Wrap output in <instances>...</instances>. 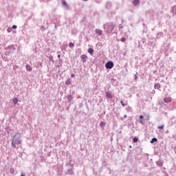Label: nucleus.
<instances>
[{
  "instance_id": "obj_1",
  "label": "nucleus",
  "mask_w": 176,
  "mask_h": 176,
  "mask_svg": "<svg viewBox=\"0 0 176 176\" xmlns=\"http://www.w3.org/2000/svg\"><path fill=\"white\" fill-rule=\"evenodd\" d=\"M21 144H22L21 134H20L19 133H16L12 137V140L11 143L12 148L14 149L15 148H16L17 146L21 145Z\"/></svg>"
},
{
  "instance_id": "obj_2",
  "label": "nucleus",
  "mask_w": 176,
  "mask_h": 176,
  "mask_svg": "<svg viewBox=\"0 0 176 176\" xmlns=\"http://www.w3.org/2000/svg\"><path fill=\"white\" fill-rule=\"evenodd\" d=\"M103 28L104 30V32L107 34H112V32L115 28V25L112 23H107L104 25Z\"/></svg>"
},
{
  "instance_id": "obj_3",
  "label": "nucleus",
  "mask_w": 176,
  "mask_h": 176,
  "mask_svg": "<svg viewBox=\"0 0 176 176\" xmlns=\"http://www.w3.org/2000/svg\"><path fill=\"white\" fill-rule=\"evenodd\" d=\"M114 65H115L113 64V61H108L105 64V67L107 68V69H112Z\"/></svg>"
},
{
  "instance_id": "obj_4",
  "label": "nucleus",
  "mask_w": 176,
  "mask_h": 176,
  "mask_svg": "<svg viewBox=\"0 0 176 176\" xmlns=\"http://www.w3.org/2000/svg\"><path fill=\"white\" fill-rule=\"evenodd\" d=\"M80 58H81L82 63H86L87 60V56H86V54H82L80 56Z\"/></svg>"
},
{
  "instance_id": "obj_5",
  "label": "nucleus",
  "mask_w": 176,
  "mask_h": 176,
  "mask_svg": "<svg viewBox=\"0 0 176 176\" xmlns=\"http://www.w3.org/2000/svg\"><path fill=\"white\" fill-rule=\"evenodd\" d=\"M139 121H140V123L141 124H145V120H144V116H142V115L140 116Z\"/></svg>"
},
{
  "instance_id": "obj_6",
  "label": "nucleus",
  "mask_w": 176,
  "mask_h": 176,
  "mask_svg": "<svg viewBox=\"0 0 176 176\" xmlns=\"http://www.w3.org/2000/svg\"><path fill=\"white\" fill-rule=\"evenodd\" d=\"M164 102H166V104H168V102H171L172 99H171V98H170V97H166V98H165L164 99Z\"/></svg>"
},
{
  "instance_id": "obj_7",
  "label": "nucleus",
  "mask_w": 176,
  "mask_h": 176,
  "mask_svg": "<svg viewBox=\"0 0 176 176\" xmlns=\"http://www.w3.org/2000/svg\"><path fill=\"white\" fill-rule=\"evenodd\" d=\"M95 32H96V34H97L99 36L102 35V30H101L100 29H96Z\"/></svg>"
},
{
  "instance_id": "obj_8",
  "label": "nucleus",
  "mask_w": 176,
  "mask_h": 176,
  "mask_svg": "<svg viewBox=\"0 0 176 176\" xmlns=\"http://www.w3.org/2000/svg\"><path fill=\"white\" fill-rule=\"evenodd\" d=\"M106 97L107 98H112L113 97V96H112V94H111L110 92H106Z\"/></svg>"
},
{
  "instance_id": "obj_9",
  "label": "nucleus",
  "mask_w": 176,
  "mask_h": 176,
  "mask_svg": "<svg viewBox=\"0 0 176 176\" xmlns=\"http://www.w3.org/2000/svg\"><path fill=\"white\" fill-rule=\"evenodd\" d=\"M161 86L162 85H160V83H155L154 85V89H160Z\"/></svg>"
},
{
  "instance_id": "obj_10",
  "label": "nucleus",
  "mask_w": 176,
  "mask_h": 176,
  "mask_svg": "<svg viewBox=\"0 0 176 176\" xmlns=\"http://www.w3.org/2000/svg\"><path fill=\"white\" fill-rule=\"evenodd\" d=\"M26 70L31 72V71H32V67L30 65H26Z\"/></svg>"
},
{
  "instance_id": "obj_11",
  "label": "nucleus",
  "mask_w": 176,
  "mask_h": 176,
  "mask_svg": "<svg viewBox=\"0 0 176 176\" xmlns=\"http://www.w3.org/2000/svg\"><path fill=\"white\" fill-rule=\"evenodd\" d=\"M139 3H140V0H133V6H137V5H139Z\"/></svg>"
},
{
  "instance_id": "obj_12",
  "label": "nucleus",
  "mask_w": 176,
  "mask_h": 176,
  "mask_svg": "<svg viewBox=\"0 0 176 176\" xmlns=\"http://www.w3.org/2000/svg\"><path fill=\"white\" fill-rule=\"evenodd\" d=\"M106 8L107 9H111V8H112V3L108 2L106 5Z\"/></svg>"
},
{
  "instance_id": "obj_13",
  "label": "nucleus",
  "mask_w": 176,
  "mask_h": 176,
  "mask_svg": "<svg viewBox=\"0 0 176 176\" xmlns=\"http://www.w3.org/2000/svg\"><path fill=\"white\" fill-rule=\"evenodd\" d=\"M62 47H63V49H67L68 47V43L67 41L63 43Z\"/></svg>"
},
{
  "instance_id": "obj_14",
  "label": "nucleus",
  "mask_w": 176,
  "mask_h": 176,
  "mask_svg": "<svg viewBox=\"0 0 176 176\" xmlns=\"http://www.w3.org/2000/svg\"><path fill=\"white\" fill-rule=\"evenodd\" d=\"M151 144H153V143H155V142H157V138H153L152 139H151Z\"/></svg>"
},
{
  "instance_id": "obj_15",
  "label": "nucleus",
  "mask_w": 176,
  "mask_h": 176,
  "mask_svg": "<svg viewBox=\"0 0 176 176\" xmlns=\"http://www.w3.org/2000/svg\"><path fill=\"white\" fill-rule=\"evenodd\" d=\"M67 174H69L70 175H72L74 174V171L72 170V168H69L67 170Z\"/></svg>"
},
{
  "instance_id": "obj_16",
  "label": "nucleus",
  "mask_w": 176,
  "mask_h": 176,
  "mask_svg": "<svg viewBox=\"0 0 176 176\" xmlns=\"http://www.w3.org/2000/svg\"><path fill=\"white\" fill-rule=\"evenodd\" d=\"M105 122H100V126L102 128V129H104V127H105Z\"/></svg>"
},
{
  "instance_id": "obj_17",
  "label": "nucleus",
  "mask_w": 176,
  "mask_h": 176,
  "mask_svg": "<svg viewBox=\"0 0 176 176\" xmlns=\"http://www.w3.org/2000/svg\"><path fill=\"white\" fill-rule=\"evenodd\" d=\"M88 53L89 54H93V53H94V50L93 48H89L88 49Z\"/></svg>"
},
{
  "instance_id": "obj_18",
  "label": "nucleus",
  "mask_w": 176,
  "mask_h": 176,
  "mask_svg": "<svg viewBox=\"0 0 176 176\" xmlns=\"http://www.w3.org/2000/svg\"><path fill=\"white\" fill-rule=\"evenodd\" d=\"M171 11H172V12L173 13V14H175V16H176V7L175 6V7H173L172 8H171Z\"/></svg>"
},
{
  "instance_id": "obj_19",
  "label": "nucleus",
  "mask_w": 176,
  "mask_h": 176,
  "mask_svg": "<svg viewBox=\"0 0 176 176\" xmlns=\"http://www.w3.org/2000/svg\"><path fill=\"white\" fill-rule=\"evenodd\" d=\"M66 85L67 86H69V85H71V78H69V79L67 80Z\"/></svg>"
},
{
  "instance_id": "obj_20",
  "label": "nucleus",
  "mask_w": 176,
  "mask_h": 176,
  "mask_svg": "<svg viewBox=\"0 0 176 176\" xmlns=\"http://www.w3.org/2000/svg\"><path fill=\"white\" fill-rule=\"evenodd\" d=\"M12 102H14V105H16V104H17V102H19V100L17 98H14L12 100Z\"/></svg>"
},
{
  "instance_id": "obj_21",
  "label": "nucleus",
  "mask_w": 176,
  "mask_h": 176,
  "mask_svg": "<svg viewBox=\"0 0 176 176\" xmlns=\"http://www.w3.org/2000/svg\"><path fill=\"white\" fill-rule=\"evenodd\" d=\"M74 46H75V44H74V43H69V47H70L71 49H72V47H74Z\"/></svg>"
},
{
  "instance_id": "obj_22",
  "label": "nucleus",
  "mask_w": 176,
  "mask_h": 176,
  "mask_svg": "<svg viewBox=\"0 0 176 176\" xmlns=\"http://www.w3.org/2000/svg\"><path fill=\"white\" fill-rule=\"evenodd\" d=\"M157 164L159 166V167L163 166V163L162 162V161H159L158 162H157Z\"/></svg>"
},
{
  "instance_id": "obj_23",
  "label": "nucleus",
  "mask_w": 176,
  "mask_h": 176,
  "mask_svg": "<svg viewBox=\"0 0 176 176\" xmlns=\"http://www.w3.org/2000/svg\"><path fill=\"white\" fill-rule=\"evenodd\" d=\"M67 100H68V101H69V102H71V101H72V96H69L67 97Z\"/></svg>"
},
{
  "instance_id": "obj_24",
  "label": "nucleus",
  "mask_w": 176,
  "mask_h": 176,
  "mask_svg": "<svg viewBox=\"0 0 176 176\" xmlns=\"http://www.w3.org/2000/svg\"><path fill=\"white\" fill-rule=\"evenodd\" d=\"M133 142H138V138H136V137L133 138Z\"/></svg>"
},
{
  "instance_id": "obj_25",
  "label": "nucleus",
  "mask_w": 176,
  "mask_h": 176,
  "mask_svg": "<svg viewBox=\"0 0 176 176\" xmlns=\"http://www.w3.org/2000/svg\"><path fill=\"white\" fill-rule=\"evenodd\" d=\"M163 35V32H160L157 34V38H160Z\"/></svg>"
},
{
  "instance_id": "obj_26",
  "label": "nucleus",
  "mask_w": 176,
  "mask_h": 176,
  "mask_svg": "<svg viewBox=\"0 0 176 176\" xmlns=\"http://www.w3.org/2000/svg\"><path fill=\"white\" fill-rule=\"evenodd\" d=\"M10 173H11V174H14V168H11L10 169Z\"/></svg>"
},
{
  "instance_id": "obj_27",
  "label": "nucleus",
  "mask_w": 176,
  "mask_h": 176,
  "mask_svg": "<svg viewBox=\"0 0 176 176\" xmlns=\"http://www.w3.org/2000/svg\"><path fill=\"white\" fill-rule=\"evenodd\" d=\"M157 129H159L160 130H162V129H164V125L159 126L157 127Z\"/></svg>"
},
{
  "instance_id": "obj_28",
  "label": "nucleus",
  "mask_w": 176,
  "mask_h": 176,
  "mask_svg": "<svg viewBox=\"0 0 176 176\" xmlns=\"http://www.w3.org/2000/svg\"><path fill=\"white\" fill-rule=\"evenodd\" d=\"M121 42H123V43L126 42V37L121 38Z\"/></svg>"
},
{
  "instance_id": "obj_29",
  "label": "nucleus",
  "mask_w": 176,
  "mask_h": 176,
  "mask_svg": "<svg viewBox=\"0 0 176 176\" xmlns=\"http://www.w3.org/2000/svg\"><path fill=\"white\" fill-rule=\"evenodd\" d=\"M60 57H61V55L58 54V58H59V61H60V63H63V60L60 58Z\"/></svg>"
},
{
  "instance_id": "obj_30",
  "label": "nucleus",
  "mask_w": 176,
  "mask_h": 176,
  "mask_svg": "<svg viewBox=\"0 0 176 176\" xmlns=\"http://www.w3.org/2000/svg\"><path fill=\"white\" fill-rule=\"evenodd\" d=\"M120 104H121V105L122 106V107H126V104H124V103H123V100H121L120 101Z\"/></svg>"
},
{
  "instance_id": "obj_31",
  "label": "nucleus",
  "mask_w": 176,
  "mask_h": 176,
  "mask_svg": "<svg viewBox=\"0 0 176 176\" xmlns=\"http://www.w3.org/2000/svg\"><path fill=\"white\" fill-rule=\"evenodd\" d=\"M12 28V30H16V29H17V25H13Z\"/></svg>"
},
{
  "instance_id": "obj_32",
  "label": "nucleus",
  "mask_w": 176,
  "mask_h": 176,
  "mask_svg": "<svg viewBox=\"0 0 176 176\" xmlns=\"http://www.w3.org/2000/svg\"><path fill=\"white\" fill-rule=\"evenodd\" d=\"M137 74H138V72H136V74H135V80H137V79H138V76H137Z\"/></svg>"
},
{
  "instance_id": "obj_33",
  "label": "nucleus",
  "mask_w": 176,
  "mask_h": 176,
  "mask_svg": "<svg viewBox=\"0 0 176 176\" xmlns=\"http://www.w3.org/2000/svg\"><path fill=\"white\" fill-rule=\"evenodd\" d=\"M41 31H45V26H41Z\"/></svg>"
},
{
  "instance_id": "obj_34",
  "label": "nucleus",
  "mask_w": 176,
  "mask_h": 176,
  "mask_svg": "<svg viewBox=\"0 0 176 176\" xmlns=\"http://www.w3.org/2000/svg\"><path fill=\"white\" fill-rule=\"evenodd\" d=\"M71 78H75V74H71Z\"/></svg>"
},
{
  "instance_id": "obj_35",
  "label": "nucleus",
  "mask_w": 176,
  "mask_h": 176,
  "mask_svg": "<svg viewBox=\"0 0 176 176\" xmlns=\"http://www.w3.org/2000/svg\"><path fill=\"white\" fill-rule=\"evenodd\" d=\"M63 5L65 6V5H67V1H63Z\"/></svg>"
},
{
  "instance_id": "obj_36",
  "label": "nucleus",
  "mask_w": 176,
  "mask_h": 176,
  "mask_svg": "<svg viewBox=\"0 0 176 176\" xmlns=\"http://www.w3.org/2000/svg\"><path fill=\"white\" fill-rule=\"evenodd\" d=\"M52 59H53V56H50V57L49 58L50 61H52Z\"/></svg>"
},
{
  "instance_id": "obj_37",
  "label": "nucleus",
  "mask_w": 176,
  "mask_h": 176,
  "mask_svg": "<svg viewBox=\"0 0 176 176\" xmlns=\"http://www.w3.org/2000/svg\"><path fill=\"white\" fill-rule=\"evenodd\" d=\"M119 28H120H120H123V25H119Z\"/></svg>"
},
{
  "instance_id": "obj_38",
  "label": "nucleus",
  "mask_w": 176,
  "mask_h": 176,
  "mask_svg": "<svg viewBox=\"0 0 176 176\" xmlns=\"http://www.w3.org/2000/svg\"><path fill=\"white\" fill-rule=\"evenodd\" d=\"M126 118H127V115L124 116V119H126Z\"/></svg>"
},
{
  "instance_id": "obj_39",
  "label": "nucleus",
  "mask_w": 176,
  "mask_h": 176,
  "mask_svg": "<svg viewBox=\"0 0 176 176\" xmlns=\"http://www.w3.org/2000/svg\"><path fill=\"white\" fill-rule=\"evenodd\" d=\"M7 31H8V32H10V29H8Z\"/></svg>"
},
{
  "instance_id": "obj_40",
  "label": "nucleus",
  "mask_w": 176,
  "mask_h": 176,
  "mask_svg": "<svg viewBox=\"0 0 176 176\" xmlns=\"http://www.w3.org/2000/svg\"><path fill=\"white\" fill-rule=\"evenodd\" d=\"M54 27H55V28H57V25H55Z\"/></svg>"
},
{
  "instance_id": "obj_41",
  "label": "nucleus",
  "mask_w": 176,
  "mask_h": 176,
  "mask_svg": "<svg viewBox=\"0 0 176 176\" xmlns=\"http://www.w3.org/2000/svg\"><path fill=\"white\" fill-rule=\"evenodd\" d=\"M147 120H149V117L147 118Z\"/></svg>"
},
{
  "instance_id": "obj_42",
  "label": "nucleus",
  "mask_w": 176,
  "mask_h": 176,
  "mask_svg": "<svg viewBox=\"0 0 176 176\" xmlns=\"http://www.w3.org/2000/svg\"><path fill=\"white\" fill-rule=\"evenodd\" d=\"M145 167H146V164H145Z\"/></svg>"
},
{
  "instance_id": "obj_43",
  "label": "nucleus",
  "mask_w": 176,
  "mask_h": 176,
  "mask_svg": "<svg viewBox=\"0 0 176 176\" xmlns=\"http://www.w3.org/2000/svg\"><path fill=\"white\" fill-rule=\"evenodd\" d=\"M82 1H88V0H82Z\"/></svg>"
}]
</instances>
